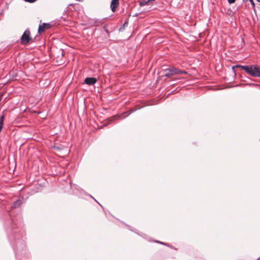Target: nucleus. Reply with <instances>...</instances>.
<instances>
[{
	"label": "nucleus",
	"mask_w": 260,
	"mask_h": 260,
	"mask_svg": "<svg viewBox=\"0 0 260 260\" xmlns=\"http://www.w3.org/2000/svg\"><path fill=\"white\" fill-rule=\"evenodd\" d=\"M128 20H126V21L124 23V24H123V25H122L121 27H120L119 28V31H121V30H122L124 29V27H125V26H127V25H128Z\"/></svg>",
	"instance_id": "1a4fd4ad"
},
{
	"label": "nucleus",
	"mask_w": 260,
	"mask_h": 260,
	"mask_svg": "<svg viewBox=\"0 0 260 260\" xmlns=\"http://www.w3.org/2000/svg\"><path fill=\"white\" fill-rule=\"evenodd\" d=\"M50 27V24L48 23H43L40 25L38 28V32L39 34H41L46 29H48Z\"/></svg>",
	"instance_id": "20e7f679"
},
{
	"label": "nucleus",
	"mask_w": 260,
	"mask_h": 260,
	"mask_svg": "<svg viewBox=\"0 0 260 260\" xmlns=\"http://www.w3.org/2000/svg\"><path fill=\"white\" fill-rule=\"evenodd\" d=\"M25 2H29L30 3L35 2L37 0H24Z\"/></svg>",
	"instance_id": "ddd939ff"
},
{
	"label": "nucleus",
	"mask_w": 260,
	"mask_h": 260,
	"mask_svg": "<svg viewBox=\"0 0 260 260\" xmlns=\"http://www.w3.org/2000/svg\"><path fill=\"white\" fill-rule=\"evenodd\" d=\"M179 74H186L185 71L179 70L174 67H171L164 70V75L168 78H172L173 76Z\"/></svg>",
	"instance_id": "f03ea898"
},
{
	"label": "nucleus",
	"mask_w": 260,
	"mask_h": 260,
	"mask_svg": "<svg viewBox=\"0 0 260 260\" xmlns=\"http://www.w3.org/2000/svg\"><path fill=\"white\" fill-rule=\"evenodd\" d=\"M103 24L102 20H100L98 19L94 20L93 21V25L94 26H100Z\"/></svg>",
	"instance_id": "0eeeda50"
},
{
	"label": "nucleus",
	"mask_w": 260,
	"mask_h": 260,
	"mask_svg": "<svg viewBox=\"0 0 260 260\" xmlns=\"http://www.w3.org/2000/svg\"><path fill=\"white\" fill-rule=\"evenodd\" d=\"M119 5V0H112L110 7L112 12H115L116 8Z\"/></svg>",
	"instance_id": "423d86ee"
},
{
	"label": "nucleus",
	"mask_w": 260,
	"mask_h": 260,
	"mask_svg": "<svg viewBox=\"0 0 260 260\" xmlns=\"http://www.w3.org/2000/svg\"><path fill=\"white\" fill-rule=\"evenodd\" d=\"M21 204V201L19 200L15 201L13 203V207L16 208L19 207Z\"/></svg>",
	"instance_id": "6e6552de"
},
{
	"label": "nucleus",
	"mask_w": 260,
	"mask_h": 260,
	"mask_svg": "<svg viewBox=\"0 0 260 260\" xmlns=\"http://www.w3.org/2000/svg\"><path fill=\"white\" fill-rule=\"evenodd\" d=\"M249 1L250 2L251 4L252 5V7L254 8L255 7V4L253 2V0H249Z\"/></svg>",
	"instance_id": "9b49d317"
},
{
	"label": "nucleus",
	"mask_w": 260,
	"mask_h": 260,
	"mask_svg": "<svg viewBox=\"0 0 260 260\" xmlns=\"http://www.w3.org/2000/svg\"><path fill=\"white\" fill-rule=\"evenodd\" d=\"M257 2L260 3V0H256Z\"/></svg>",
	"instance_id": "dca6fc26"
},
{
	"label": "nucleus",
	"mask_w": 260,
	"mask_h": 260,
	"mask_svg": "<svg viewBox=\"0 0 260 260\" xmlns=\"http://www.w3.org/2000/svg\"><path fill=\"white\" fill-rule=\"evenodd\" d=\"M154 0H147V2L149 3L151 2L154 1Z\"/></svg>",
	"instance_id": "2eb2a0df"
},
{
	"label": "nucleus",
	"mask_w": 260,
	"mask_h": 260,
	"mask_svg": "<svg viewBox=\"0 0 260 260\" xmlns=\"http://www.w3.org/2000/svg\"><path fill=\"white\" fill-rule=\"evenodd\" d=\"M148 4V3L147 2V0H143L140 2V6H144Z\"/></svg>",
	"instance_id": "9d476101"
},
{
	"label": "nucleus",
	"mask_w": 260,
	"mask_h": 260,
	"mask_svg": "<svg viewBox=\"0 0 260 260\" xmlns=\"http://www.w3.org/2000/svg\"><path fill=\"white\" fill-rule=\"evenodd\" d=\"M29 36L30 32L28 30H26L24 32L21 38L22 44L25 45L29 43L30 39Z\"/></svg>",
	"instance_id": "7ed1b4c3"
},
{
	"label": "nucleus",
	"mask_w": 260,
	"mask_h": 260,
	"mask_svg": "<svg viewBox=\"0 0 260 260\" xmlns=\"http://www.w3.org/2000/svg\"><path fill=\"white\" fill-rule=\"evenodd\" d=\"M236 0H228V3H229L230 4H234V3L236 2Z\"/></svg>",
	"instance_id": "f8f14e48"
},
{
	"label": "nucleus",
	"mask_w": 260,
	"mask_h": 260,
	"mask_svg": "<svg viewBox=\"0 0 260 260\" xmlns=\"http://www.w3.org/2000/svg\"><path fill=\"white\" fill-rule=\"evenodd\" d=\"M156 242L165 245V243L162 242L156 241Z\"/></svg>",
	"instance_id": "4468645a"
},
{
	"label": "nucleus",
	"mask_w": 260,
	"mask_h": 260,
	"mask_svg": "<svg viewBox=\"0 0 260 260\" xmlns=\"http://www.w3.org/2000/svg\"><path fill=\"white\" fill-rule=\"evenodd\" d=\"M235 67L243 70L247 74L252 77L260 78V66L236 65Z\"/></svg>",
	"instance_id": "f257e3e1"
},
{
	"label": "nucleus",
	"mask_w": 260,
	"mask_h": 260,
	"mask_svg": "<svg viewBox=\"0 0 260 260\" xmlns=\"http://www.w3.org/2000/svg\"><path fill=\"white\" fill-rule=\"evenodd\" d=\"M97 81V80L95 78L92 77H88L85 79L84 82L86 84L92 85L94 84Z\"/></svg>",
	"instance_id": "39448f33"
}]
</instances>
